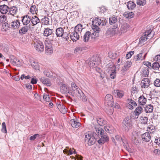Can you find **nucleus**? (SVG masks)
Instances as JSON below:
<instances>
[{
    "label": "nucleus",
    "instance_id": "f257e3e1",
    "mask_svg": "<svg viewBox=\"0 0 160 160\" xmlns=\"http://www.w3.org/2000/svg\"><path fill=\"white\" fill-rule=\"evenodd\" d=\"M71 85L72 89L70 90L69 92V95L73 97H79L80 96V93L82 92V91L75 83H72Z\"/></svg>",
    "mask_w": 160,
    "mask_h": 160
},
{
    "label": "nucleus",
    "instance_id": "37998d69",
    "mask_svg": "<svg viewBox=\"0 0 160 160\" xmlns=\"http://www.w3.org/2000/svg\"><path fill=\"white\" fill-rule=\"evenodd\" d=\"M83 48L81 47H78L75 48L74 50L75 54H77L80 53L83 50Z\"/></svg>",
    "mask_w": 160,
    "mask_h": 160
},
{
    "label": "nucleus",
    "instance_id": "2f4dec72",
    "mask_svg": "<svg viewBox=\"0 0 160 160\" xmlns=\"http://www.w3.org/2000/svg\"><path fill=\"white\" fill-rule=\"evenodd\" d=\"M9 12L10 14L14 15L16 14L17 12L18 9L16 7L13 6L12 7H10L9 8Z\"/></svg>",
    "mask_w": 160,
    "mask_h": 160
},
{
    "label": "nucleus",
    "instance_id": "423d86ee",
    "mask_svg": "<svg viewBox=\"0 0 160 160\" xmlns=\"http://www.w3.org/2000/svg\"><path fill=\"white\" fill-rule=\"evenodd\" d=\"M34 46L36 50L40 52L44 50V47L43 43L38 40L34 43Z\"/></svg>",
    "mask_w": 160,
    "mask_h": 160
},
{
    "label": "nucleus",
    "instance_id": "79ce46f5",
    "mask_svg": "<svg viewBox=\"0 0 160 160\" xmlns=\"http://www.w3.org/2000/svg\"><path fill=\"white\" fill-rule=\"evenodd\" d=\"M38 11L37 8H36V6L35 5H32L30 8V12L32 14L36 13L37 11Z\"/></svg>",
    "mask_w": 160,
    "mask_h": 160
},
{
    "label": "nucleus",
    "instance_id": "7c9ffc66",
    "mask_svg": "<svg viewBox=\"0 0 160 160\" xmlns=\"http://www.w3.org/2000/svg\"><path fill=\"white\" fill-rule=\"evenodd\" d=\"M40 22L44 25H48L49 24V19L46 16H45L41 19Z\"/></svg>",
    "mask_w": 160,
    "mask_h": 160
},
{
    "label": "nucleus",
    "instance_id": "49530a36",
    "mask_svg": "<svg viewBox=\"0 0 160 160\" xmlns=\"http://www.w3.org/2000/svg\"><path fill=\"white\" fill-rule=\"evenodd\" d=\"M83 102H86L87 101V99L85 94L82 91V92L80 93V96H79Z\"/></svg>",
    "mask_w": 160,
    "mask_h": 160
},
{
    "label": "nucleus",
    "instance_id": "f3484780",
    "mask_svg": "<svg viewBox=\"0 0 160 160\" xmlns=\"http://www.w3.org/2000/svg\"><path fill=\"white\" fill-rule=\"evenodd\" d=\"M40 81L47 86L50 87L51 85V83L48 78L45 77H41L40 79Z\"/></svg>",
    "mask_w": 160,
    "mask_h": 160
},
{
    "label": "nucleus",
    "instance_id": "473e14b6",
    "mask_svg": "<svg viewBox=\"0 0 160 160\" xmlns=\"http://www.w3.org/2000/svg\"><path fill=\"white\" fill-rule=\"evenodd\" d=\"M142 74L145 77H148L149 73V69L147 67L144 68L142 69Z\"/></svg>",
    "mask_w": 160,
    "mask_h": 160
},
{
    "label": "nucleus",
    "instance_id": "09e8293b",
    "mask_svg": "<svg viewBox=\"0 0 160 160\" xmlns=\"http://www.w3.org/2000/svg\"><path fill=\"white\" fill-rule=\"evenodd\" d=\"M2 128L1 129V131L2 132L6 133L7 132V130L6 129V126L5 122H3L2 125Z\"/></svg>",
    "mask_w": 160,
    "mask_h": 160
},
{
    "label": "nucleus",
    "instance_id": "ea45409f",
    "mask_svg": "<svg viewBox=\"0 0 160 160\" xmlns=\"http://www.w3.org/2000/svg\"><path fill=\"white\" fill-rule=\"evenodd\" d=\"M129 27L128 24L127 23L123 24H122L121 28V30L123 32H125L127 31V29Z\"/></svg>",
    "mask_w": 160,
    "mask_h": 160
},
{
    "label": "nucleus",
    "instance_id": "1a4fd4ad",
    "mask_svg": "<svg viewBox=\"0 0 160 160\" xmlns=\"http://www.w3.org/2000/svg\"><path fill=\"white\" fill-rule=\"evenodd\" d=\"M30 24L28 26L24 25V26L21 27L19 31V33L20 35L25 34L30 28Z\"/></svg>",
    "mask_w": 160,
    "mask_h": 160
},
{
    "label": "nucleus",
    "instance_id": "a878e982",
    "mask_svg": "<svg viewBox=\"0 0 160 160\" xmlns=\"http://www.w3.org/2000/svg\"><path fill=\"white\" fill-rule=\"evenodd\" d=\"M127 6L129 10H132L136 7V4L133 2L129 1L127 2Z\"/></svg>",
    "mask_w": 160,
    "mask_h": 160
},
{
    "label": "nucleus",
    "instance_id": "9d476101",
    "mask_svg": "<svg viewBox=\"0 0 160 160\" xmlns=\"http://www.w3.org/2000/svg\"><path fill=\"white\" fill-rule=\"evenodd\" d=\"M70 87L68 85L65 84H62L60 86L61 91L63 93H68L69 94V92L70 91Z\"/></svg>",
    "mask_w": 160,
    "mask_h": 160
},
{
    "label": "nucleus",
    "instance_id": "680f3d73",
    "mask_svg": "<svg viewBox=\"0 0 160 160\" xmlns=\"http://www.w3.org/2000/svg\"><path fill=\"white\" fill-rule=\"evenodd\" d=\"M144 65H145L148 68L152 69L151 63L150 62H143Z\"/></svg>",
    "mask_w": 160,
    "mask_h": 160
},
{
    "label": "nucleus",
    "instance_id": "5fc2aeb1",
    "mask_svg": "<svg viewBox=\"0 0 160 160\" xmlns=\"http://www.w3.org/2000/svg\"><path fill=\"white\" fill-rule=\"evenodd\" d=\"M146 1L145 0H137V3L140 5L143 6L146 3Z\"/></svg>",
    "mask_w": 160,
    "mask_h": 160
},
{
    "label": "nucleus",
    "instance_id": "774afa93",
    "mask_svg": "<svg viewBox=\"0 0 160 160\" xmlns=\"http://www.w3.org/2000/svg\"><path fill=\"white\" fill-rule=\"evenodd\" d=\"M153 31L150 30H148L146 32L144 33L145 36H150L151 34H153Z\"/></svg>",
    "mask_w": 160,
    "mask_h": 160
},
{
    "label": "nucleus",
    "instance_id": "3c124183",
    "mask_svg": "<svg viewBox=\"0 0 160 160\" xmlns=\"http://www.w3.org/2000/svg\"><path fill=\"white\" fill-rule=\"evenodd\" d=\"M45 51L47 55H50L53 52L52 48H45Z\"/></svg>",
    "mask_w": 160,
    "mask_h": 160
},
{
    "label": "nucleus",
    "instance_id": "4c0bfd02",
    "mask_svg": "<svg viewBox=\"0 0 160 160\" xmlns=\"http://www.w3.org/2000/svg\"><path fill=\"white\" fill-rule=\"evenodd\" d=\"M109 23L111 25H112L115 23L117 21V18L114 16H112L109 18Z\"/></svg>",
    "mask_w": 160,
    "mask_h": 160
},
{
    "label": "nucleus",
    "instance_id": "ddd939ff",
    "mask_svg": "<svg viewBox=\"0 0 160 160\" xmlns=\"http://www.w3.org/2000/svg\"><path fill=\"white\" fill-rule=\"evenodd\" d=\"M31 17L26 15L23 16L22 19V22L24 25H27L31 22Z\"/></svg>",
    "mask_w": 160,
    "mask_h": 160
},
{
    "label": "nucleus",
    "instance_id": "dca6fc26",
    "mask_svg": "<svg viewBox=\"0 0 160 160\" xmlns=\"http://www.w3.org/2000/svg\"><path fill=\"white\" fill-rule=\"evenodd\" d=\"M78 32L74 31L72 32V35H70V37L71 39L73 41H76L79 40V35Z\"/></svg>",
    "mask_w": 160,
    "mask_h": 160
},
{
    "label": "nucleus",
    "instance_id": "39448f33",
    "mask_svg": "<svg viewBox=\"0 0 160 160\" xmlns=\"http://www.w3.org/2000/svg\"><path fill=\"white\" fill-rule=\"evenodd\" d=\"M53 29L48 28H45L43 32V35L46 37L50 36V39H53L55 35Z\"/></svg>",
    "mask_w": 160,
    "mask_h": 160
},
{
    "label": "nucleus",
    "instance_id": "c03bdc74",
    "mask_svg": "<svg viewBox=\"0 0 160 160\" xmlns=\"http://www.w3.org/2000/svg\"><path fill=\"white\" fill-rule=\"evenodd\" d=\"M160 67L159 64L158 62H154L152 66V68L154 70H158Z\"/></svg>",
    "mask_w": 160,
    "mask_h": 160
},
{
    "label": "nucleus",
    "instance_id": "69168bd1",
    "mask_svg": "<svg viewBox=\"0 0 160 160\" xmlns=\"http://www.w3.org/2000/svg\"><path fill=\"white\" fill-rule=\"evenodd\" d=\"M99 34L98 33H96L95 32H93L91 34V36L92 39H95L96 38L98 37Z\"/></svg>",
    "mask_w": 160,
    "mask_h": 160
},
{
    "label": "nucleus",
    "instance_id": "412c9836",
    "mask_svg": "<svg viewBox=\"0 0 160 160\" xmlns=\"http://www.w3.org/2000/svg\"><path fill=\"white\" fill-rule=\"evenodd\" d=\"M57 107L60 112L64 114L67 112V109L65 106L62 103H60L58 104Z\"/></svg>",
    "mask_w": 160,
    "mask_h": 160
},
{
    "label": "nucleus",
    "instance_id": "0eeeda50",
    "mask_svg": "<svg viewBox=\"0 0 160 160\" xmlns=\"http://www.w3.org/2000/svg\"><path fill=\"white\" fill-rule=\"evenodd\" d=\"M112 94L117 98H121L124 95V92L119 89L114 90L112 92Z\"/></svg>",
    "mask_w": 160,
    "mask_h": 160
},
{
    "label": "nucleus",
    "instance_id": "9b49d317",
    "mask_svg": "<svg viewBox=\"0 0 160 160\" xmlns=\"http://www.w3.org/2000/svg\"><path fill=\"white\" fill-rule=\"evenodd\" d=\"M141 83L142 84V88H147L150 85V81L148 78H144L142 81Z\"/></svg>",
    "mask_w": 160,
    "mask_h": 160
},
{
    "label": "nucleus",
    "instance_id": "6e6552de",
    "mask_svg": "<svg viewBox=\"0 0 160 160\" xmlns=\"http://www.w3.org/2000/svg\"><path fill=\"white\" fill-rule=\"evenodd\" d=\"M141 137L142 140L144 142H148L151 139V137L149 132H146L141 135Z\"/></svg>",
    "mask_w": 160,
    "mask_h": 160
},
{
    "label": "nucleus",
    "instance_id": "13d9d810",
    "mask_svg": "<svg viewBox=\"0 0 160 160\" xmlns=\"http://www.w3.org/2000/svg\"><path fill=\"white\" fill-rule=\"evenodd\" d=\"M147 36H145L144 35L142 37H141L139 39L140 43H142L146 41L148 39V38Z\"/></svg>",
    "mask_w": 160,
    "mask_h": 160
},
{
    "label": "nucleus",
    "instance_id": "6ab92c4d",
    "mask_svg": "<svg viewBox=\"0 0 160 160\" xmlns=\"http://www.w3.org/2000/svg\"><path fill=\"white\" fill-rule=\"evenodd\" d=\"M9 8L6 5L3 4L0 6V12L3 14H6L9 11Z\"/></svg>",
    "mask_w": 160,
    "mask_h": 160
},
{
    "label": "nucleus",
    "instance_id": "72a5a7b5",
    "mask_svg": "<svg viewBox=\"0 0 160 160\" xmlns=\"http://www.w3.org/2000/svg\"><path fill=\"white\" fill-rule=\"evenodd\" d=\"M123 16L126 18H131L134 17V14L132 12H125L123 14Z\"/></svg>",
    "mask_w": 160,
    "mask_h": 160
},
{
    "label": "nucleus",
    "instance_id": "5701e85b",
    "mask_svg": "<svg viewBox=\"0 0 160 160\" xmlns=\"http://www.w3.org/2000/svg\"><path fill=\"white\" fill-rule=\"evenodd\" d=\"M20 26V22L18 20H15L12 21L11 23L10 27L13 28V29L18 28Z\"/></svg>",
    "mask_w": 160,
    "mask_h": 160
},
{
    "label": "nucleus",
    "instance_id": "bf43d9fd",
    "mask_svg": "<svg viewBox=\"0 0 160 160\" xmlns=\"http://www.w3.org/2000/svg\"><path fill=\"white\" fill-rule=\"evenodd\" d=\"M117 54L116 53H112L111 52L108 53L109 57L112 59H115L117 57Z\"/></svg>",
    "mask_w": 160,
    "mask_h": 160
},
{
    "label": "nucleus",
    "instance_id": "20e7f679",
    "mask_svg": "<svg viewBox=\"0 0 160 160\" xmlns=\"http://www.w3.org/2000/svg\"><path fill=\"white\" fill-rule=\"evenodd\" d=\"M104 104L107 106L109 108V107H113L114 103L113 102L112 96L110 94H107L105 98Z\"/></svg>",
    "mask_w": 160,
    "mask_h": 160
},
{
    "label": "nucleus",
    "instance_id": "a18cd8bd",
    "mask_svg": "<svg viewBox=\"0 0 160 160\" xmlns=\"http://www.w3.org/2000/svg\"><path fill=\"white\" fill-rule=\"evenodd\" d=\"M138 86V85L137 84L134 85V83H133L132 87V91L131 92L132 93H134L135 91L138 92L139 91Z\"/></svg>",
    "mask_w": 160,
    "mask_h": 160
},
{
    "label": "nucleus",
    "instance_id": "b1692460",
    "mask_svg": "<svg viewBox=\"0 0 160 160\" xmlns=\"http://www.w3.org/2000/svg\"><path fill=\"white\" fill-rule=\"evenodd\" d=\"M153 109V107L151 104H149L146 106L144 108L145 111L146 113L152 112Z\"/></svg>",
    "mask_w": 160,
    "mask_h": 160
},
{
    "label": "nucleus",
    "instance_id": "2eb2a0df",
    "mask_svg": "<svg viewBox=\"0 0 160 160\" xmlns=\"http://www.w3.org/2000/svg\"><path fill=\"white\" fill-rule=\"evenodd\" d=\"M108 68V72H116V66L113 62H110L107 64Z\"/></svg>",
    "mask_w": 160,
    "mask_h": 160
},
{
    "label": "nucleus",
    "instance_id": "8fccbe9b",
    "mask_svg": "<svg viewBox=\"0 0 160 160\" xmlns=\"http://www.w3.org/2000/svg\"><path fill=\"white\" fill-rule=\"evenodd\" d=\"M49 95L48 94H46L45 93H44L43 95V98L44 100L46 102H50L51 101V99L50 98Z\"/></svg>",
    "mask_w": 160,
    "mask_h": 160
},
{
    "label": "nucleus",
    "instance_id": "c85d7f7f",
    "mask_svg": "<svg viewBox=\"0 0 160 160\" xmlns=\"http://www.w3.org/2000/svg\"><path fill=\"white\" fill-rule=\"evenodd\" d=\"M53 39L46 40L45 42V48H52V43L53 42Z\"/></svg>",
    "mask_w": 160,
    "mask_h": 160
},
{
    "label": "nucleus",
    "instance_id": "0e129e2a",
    "mask_svg": "<svg viewBox=\"0 0 160 160\" xmlns=\"http://www.w3.org/2000/svg\"><path fill=\"white\" fill-rule=\"evenodd\" d=\"M44 74L48 77L51 78L52 77L53 74L52 72H50L47 71L44 72Z\"/></svg>",
    "mask_w": 160,
    "mask_h": 160
},
{
    "label": "nucleus",
    "instance_id": "603ef678",
    "mask_svg": "<svg viewBox=\"0 0 160 160\" xmlns=\"http://www.w3.org/2000/svg\"><path fill=\"white\" fill-rule=\"evenodd\" d=\"M31 64L34 69L35 70L39 69V65L37 62H33Z\"/></svg>",
    "mask_w": 160,
    "mask_h": 160
},
{
    "label": "nucleus",
    "instance_id": "864d4df0",
    "mask_svg": "<svg viewBox=\"0 0 160 160\" xmlns=\"http://www.w3.org/2000/svg\"><path fill=\"white\" fill-rule=\"evenodd\" d=\"M15 65H16L17 66H21L22 61V60L18 59L15 58Z\"/></svg>",
    "mask_w": 160,
    "mask_h": 160
},
{
    "label": "nucleus",
    "instance_id": "4468645a",
    "mask_svg": "<svg viewBox=\"0 0 160 160\" xmlns=\"http://www.w3.org/2000/svg\"><path fill=\"white\" fill-rule=\"evenodd\" d=\"M143 111L142 107L138 106L135 110L134 111V114L135 118H138L139 115L142 113Z\"/></svg>",
    "mask_w": 160,
    "mask_h": 160
},
{
    "label": "nucleus",
    "instance_id": "4d7b16f0",
    "mask_svg": "<svg viewBox=\"0 0 160 160\" xmlns=\"http://www.w3.org/2000/svg\"><path fill=\"white\" fill-rule=\"evenodd\" d=\"M154 84L156 87H160V80L157 78L154 82Z\"/></svg>",
    "mask_w": 160,
    "mask_h": 160
},
{
    "label": "nucleus",
    "instance_id": "a19ab883",
    "mask_svg": "<svg viewBox=\"0 0 160 160\" xmlns=\"http://www.w3.org/2000/svg\"><path fill=\"white\" fill-rule=\"evenodd\" d=\"M148 129H149V130H148V131L150 132L151 133H154L156 130L155 128V126L152 125H150L148 127Z\"/></svg>",
    "mask_w": 160,
    "mask_h": 160
},
{
    "label": "nucleus",
    "instance_id": "cd10ccee",
    "mask_svg": "<svg viewBox=\"0 0 160 160\" xmlns=\"http://www.w3.org/2000/svg\"><path fill=\"white\" fill-rule=\"evenodd\" d=\"M91 32L89 31L86 32L83 37V40L85 42H87L90 37Z\"/></svg>",
    "mask_w": 160,
    "mask_h": 160
},
{
    "label": "nucleus",
    "instance_id": "e2e57ef3",
    "mask_svg": "<svg viewBox=\"0 0 160 160\" xmlns=\"http://www.w3.org/2000/svg\"><path fill=\"white\" fill-rule=\"evenodd\" d=\"M128 68H128V66L125 63L124 66L122 68L121 73H123Z\"/></svg>",
    "mask_w": 160,
    "mask_h": 160
},
{
    "label": "nucleus",
    "instance_id": "c9c22d12",
    "mask_svg": "<svg viewBox=\"0 0 160 160\" xmlns=\"http://www.w3.org/2000/svg\"><path fill=\"white\" fill-rule=\"evenodd\" d=\"M93 20L92 21V24L99 25L102 23V20L98 17L94 18Z\"/></svg>",
    "mask_w": 160,
    "mask_h": 160
},
{
    "label": "nucleus",
    "instance_id": "338daca9",
    "mask_svg": "<svg viewBox=\"0 0 160 160\" xmlns=\"http://www.w3.org/2000/svg\"><path fill=\"white\" fill-rule=\"evenodd\" d=\"M121 141L122 142L123 145L124 147L125 146V145H128V141L125 137L123 138L122 139Z\"/></svg>",
    "mask_w": 160,
    "mask_h": 160
},
{
    "label": "nucleus",
    "instance_id": "4be33fe9",
    "mask_svg": "<svg viewBox=\"0 0 160 160\" xmlns=\"http://www.w3.org/2000/svg\"><path fill=\"white\" fill-rule=\"evenodd\" d=\"M147 102V99L143 95L139 97L138 103L139 105L143 106Z\"/></svg>",
    "mask_w": 160,
    "mask_h": 160
},
{
    "label": "nucleus",
    "instance_id": "f03ea898",
    "mask_svg": "<svg viewBox=\"0 0 160 160\" xmlns=\"http://www.w3.org/2000/svg\"><path fill=\"white\" fill-rule=\"evenodd\" d=\"M56 34L57 37H62L66 40H68L69 38V33L64 32V29L61 27L58 28L56 30Z\"/></svg>",
    "mask_w": 160,
    "mask_h": 160
},
{
    "label": "nucleus",
    "instance_id": "7ed1b4c3",
    "mask_svg": "<svg viewBox=\"0 0 160 160\" xmlns=\"http://www.w3.org/2000/svg\"><path fill=\"white\" fill-rule=\"evenodd\" d=\"M122 126L127 131L131 129L132 126V123L130 118L129 117H126L123 120Z\"/></svg>",
    "mask_w": 160,
    "mask_h": 160
},
{
    "label": "nucleus",
    "instance_id": "a211bd4d",
    "mask_svg": "<svg viewBox=\"0 0 160 160\" xmlns=\"http://www.w3.org/2000/svg\"><path fill=\"white\" fill-rule=\"evenodd\" d=\"M31 22L32 26H35L40 22V19L36 16L31 17Z\"/></svg>",
    "mask_w": 160,
    "mask_h": 160
},
{
    "label": "nucleus",
    "instance_id": "c756f323",
    "mask_svg": "<svg viewBox=\"0 0 160 160\" xmlns=\"http://www.w3.org/2000/svg\"><path fill=\"white\" fill-rule=\"evenodd\" d=\"M96 132L98 134V136H101L107 134L104 130L101 128H97L96 130Z\"/></svg>",
    "mask_w": 160,
    "mask_h": 160
},
{
    "label": "nucleus",
    "instance_id": "6e6d98bb",
    "mask_svg": "<svg viewBox=\"0 0 160 160\" xmlns=\"http://www.w3.org/2000/svg\"><path fill=\"white\" fill-rule=\"evenodd\" d=\"M4 14L0 16V22H4L6 20L7 17Z\"/></svg>",
    "mask_w": 160,
    "mask_h": 160
},
{
    "label": "nucleus",
    "instance_id": "f8f14e48",
    "mask_svg": "<svg viewBox=\"0 0 160 160\" xmlns=\"http://www.w3.org/2000/svg\"><path fill=\"white\" fill-rule=\"evenodd\" d=\"M106 134L100 137L101 138L98 141L99 144L101 145L109 141V137Z\"/></svg>",
    "mask_w": 160,
    "mask_h": 160
},
{
    "label": "nucleus",
    "instance_id": "052dcab7",
    "mask_svg": "<svg viewBox=\"0 0 160 160\" xmlns=\"http://www.w3.org/2000/svg\"><path fill=\"white\" fill-rule=\"evenodd\" d=\"M134 51H130L128 52L126 56V58L127 59L130 58L132 55L134 53Z\"/></svg>",
    "mask_w": 160,
    "mask_h": 160
},
{
    "label": "nucleus",
    "instance_id": "393cba45",
    "mask_svg": "<svg viewBox=\"0 0 160 160\" xmlns=\"http://www.w3.org/2000/svg\"><path fill=\"white\" fill-rule=\"evenodd\" d=\"M11 28L10 25L7 22H4L2 23V31L6 32L9 29V28Z\"/></svg>",
    "mask_w": 160,
    "mask_h": 160
},
{
    "label": "nucleus",
    "instance_id": "de8ad7c7",
    "mask_svg": "<svg viewBox=\"0 0 160 160\" xmlns=\"http://www.w3.org/2000/svg\"><path fill=\"white\" fill-rule=\"evenodd\" d=\"M96 138H90L88 141V145L90 146L94 144L96 141Z\"/></svg>",
    "mask_w": 160,
    "mask_h": 160
},
{
    "label": "nucleus",
    "instance_id": "e433bc0d",
    "mask_svg": "<svg viewBox=\"0 0 160 160\" xmlns=\"http://www.w3.org/2000/svg\"><path fill=\"white\" fill-rule=\"evenodd\" d=\"M117 30H115L114 29L111 28H109L107 30L106 33L108 35H113L116 33Z\"/></svg>",
    "mask_w": 160,
    "mask_h": 160
},
{
    "label": "nucleus",
    "instance_id": "bb28decb",
    "mask_svg": "<svg viewBox=\"0 0 160 160\" xmlns=\"http://www.w3.org/2000/svg\"><path fill=\"white\" fill-rule=\"evenodd\" d=\"M97 122L100 126L104 125L106 124L107 121L103 118L98 117L97 118Z\"/></svg>",
    "mask_w": 160,
    "mask_h": 160
},
{
    "label": "nucleus",
    "instance_id": "f704fd0d",
    "mask_svg": "<svg viewBox=\"0 0 160 160\" xmlns=\"http://www.w3.org/2000/svg\"><path fill=\"white\" fill-rule=\"evenodd\" d=\"M82 29V25L81 24H79L75 27L74 31H76L78 32H81Z\"/></svg>",
    "mask_w": 160,
    "mask_h": 160
},
{
    "label": "nucleus",
    "instance_id": "aec40b11",
    "mask_svg": "<svg viewBox=\"0 0 160 160\" xmlns=\"http://www.w3.org/2000/svg\"><path fill=\"white\" fill-rule=\"evenodd\" d=\"M70 123L72 127L74 128H78L81 125V123L79 122L74 119L71 120Z\"/></svg>",
    "mask_w": 160,
    "mask_h": 160
},
{
    "label": "nucleus",
    "instance_id": "58836bf2",
    "mask_svg": "<svg viewBox=\"0 0 160 160\" xmlns=\"http://www.w3.org/2000/svg\"><path fill=\"white\" fill-rule=\"evenodd\" d=\"M92 28L94 32H95L96 33H98L100 31V29L98 25L95 24H92Z\"/></svg>",
    "mask_w": 160,
    "mask_h": 160
}]
</instances>
